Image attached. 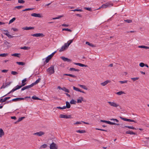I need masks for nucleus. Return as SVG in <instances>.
Instances as JSON below:
<instances>
[{
    "label": "nucleus",
    "mask_w": 149,
    "mask_h": 149,
    "mask_svg": "<svg viewBox=\"0 0 149 149\" xmlns=\"http://www.w3.org/2000/svg\"><path fill=\"white\" fill-rule=\"evenodd\" d=\"M13 91V89L12 90H11L10 92H9L7 94L3 96V97H3L5 96H6L7 95H8V94H10V93H13V92H14V91Z\"/></svg>",
    "instance_id": "nucleus-61"
},
{
    "label": "nucleus",
    "mask_w": 149,
    "mask_h": 149,
    "mask_svg": "<svg viewBox=\"0 0 149 149\" xmlns=\"http://www.w3.org/2000/svg\"><path fill=\"white\" fill-rule=\"evenodd\" d=\"M76 101L73 99L72 100L70 101V103L71 104H75Z\"/></svg>",
    "instance_id": "nucleus-42"
},
{
    "label": "nucleus",
    "mask_w": 149,
    "mask_h": 149,
    "mask_svg": "<svg viewBox=\"0 0 149 149\" xmlns=\"http://www.w3.org/2000/svg\"><path fill=\"white\" fill-rule=\"evenodd\" d=\"M66 106H65V109L66 108H69L70 107V105L69 102L68 101H66Z\"/></svg>",
    "instance_id": "nucleus-18"
},
{
    "label": "nucleus",
    "mask_w": 149,
    "mask_h": 149,
    "mask_svg": "<svg viewBox=\"0 0 149 149\" xmlns=\"http://www.w3.org/2000/svg\"><path fill=\"white\" fill-rule=\"evenodd\" d=\"M139 79V77L132 78L131 79L133 80L134 81H135L138 80Z\"/></svg>",
    "instance_id": "nucleus-55"
},
{
    "label": "nucleus",
    "mask_w": 149,
    "mask_h": 149,
    "mask_svg": "<svg viewBox=\"0 0 149 149\" xmlns=\"http://www.w3.org/2000/svg\"><path fill=\"white\" fill-rule=\"evenodd\" d=\"M40 80L41 79L40 78H38L35 82L33 83V84L34 85H35L39 82Z\"/></svg>",
    "instance_id": "nucleus-32"
},
{
    "label": "nucleus",
    "mask_w": 149,
    "mask_h": 149,
    "mask_svg": "<svg viewBox=\"0 0 149 149\" xmlns=\"http://www.w3.org/2000/svg\"><path fill=\"white\" fill-rule=\"evenodd\" d=\"M34 86V85L33 84V83H32L30 85H29L26 86L27 87V89H29V88H30Z\"/></svg>",
    "instance_id": "nucleus-50"
},
{
    "label": "nucleus",
    "mask_w": 149,
    "mask_h": 149,
    "mask_svg": "<svg viewBox=\"0 0 149 149\" xmlns=\"http://www.w3.org/2000/svg\"><path fill=\"white\" fill-rule=\"evenodd\" d=\"M23 7L22 6H16L15 8L18 9H20Z\"/></svg>",
    "instance_id": "nucleus-60"
},
{
    "label": "nucleus",
    "mask_w": 149,
    "mask_h": 149,
    "mask_svg": "<svg viewBox=\"0 0 149 149\" xmlns=\"http://www.w3.org/2000/svg\"><path fill=\"white\" fill-rule=\"evenodd\" d=\"M34 8H26L24 10H22L23 11H28V10H32L33 9H34Z\"/></svg>",
    "instance_id": "nucleus-45"
},
{
    "label": "nucleus",
    "mask_w": 149,
    "mask_h": 149,
    "mask_svg": "<svg viewBox=\"0 0 149 149\" xmlns=\"http://www.w3.org/2000/svg\"><path fill=\"white\" fill-rule=\"evenodd\" d=\"M86 45H88L91 47H94V45L93 44H91V43H90L89 42H86Z\"/></svg>",
    "instance_id": "nucleus-44"
},
{
    "label": "nucleus",
    "mask_w": 149,
    "mask_h": 149,
    "mask_svg": "<svg viewBox=\"0 0 149 149\" xmlns=\"http://www.w3.org/2000/svg\"><path fill=\"white\" fill-rule=\"evenodd\" d=\"M79 86L80 87L83 88L84 89L86 90H87L88 89V88L85 85H79Z\"/></svg>",
    "instance_id": "nucleus-31"
},
{
    "label": "nucleus",
    "mask_w": 149,
    "mask_h": 149,
    "mask_svg": "<svg viewBox=\"0 0 149 149\" xmlns=\"http://www.w3.org/2000/svg\"><path fill=\"white\" fill-rule=\"evenodd\" d=\"M6 87H7V86H6V82L3 83V84L2 86L1 87L0 89H1L2 88H4Z\"/></svg>",
    "instance_id": "nucleus-26"
},
{
    "label": "nucleus",
    "mask_w": 149,
    "mask_h": 149,
    "mask_svg": "<svg viewBox=\"0 0 149 149\" xmlns=\"http://www.w3.org/2000/svg\"><path fill=\"white\" fill-rule=\"evenodd\" d=\"M21 88V87L20 86L17 85L16 86V87L15 88H13V91H15L16 90H18Z\"/></svg>",
    "instance_id": "nucleus-24"
},
{
    "label": "nucleus",
    "mask_w": 149,
    "mask_h": 149,
    "mask_svg": "<svg viewBox=\"0 0 149 149\" xmlns=\"http://www.w3.org/2000/svg\"><path fill=\"white\" fill-rule=\"evenodd\" d=\"M63 17V16H62V15L60 16H58V17H56L53 18H52V19H59L60 18H61L62 17Z\"/></svg>",
    "instance_id": "nucleus-52"
},
{
    "label": "nucleus",
    "mask_w": 149,
    "mask_h": 149,
    "mask_svg": "<svg viewBox=\"0 0 149 149\" xmlns=\"http://www.w3.org/2000/svg\"><path fill=\"white\" fill-rule=\"evenodd\" d=\"M28 89L27 88L26 86H25L23 87L21 89V91H24L25 89Z\"/></svg>",
    "instance_id": "nucleus-64"
},
{
    "label": "nucleus",
    "mask_w": 149,
    "mask_h": 149,
    "mask_svg": "<svg viewBox=\"0 0 149 149\" xmlns=\"http://www.w3.org/2000/svg\"><path fill=\"white\" fill-rule=\"evenodd\" d=\"M4 134V133L3 130L2 129L0 128V137H1Z\"/></svg>",
    "instance_id": "nucleus-17"
},
{
    "label": "nucleus",
    "mask_w": 149,
    "mask_h": 149,
    "mask_svg": "<svg viewBox=\"0 0 149 149\" xmlns=\"http://www.w3.org/2000/svg\"><path fill=\"white\" fill-rule=\"evenodd\" d=\"M20 54H17V53H15L11 55V56H15V57H19V55H20Z\"/></svg>",
    "instance_id": "nucleus-39"
},
{
    "label": "nucleus",
    "mask_w": 149,
    "mask_h": 149,
    "mask_svg": "<svg viewBox=\"0 0 149 149\" xmlns=\"http://www.w3.org/2000/svg\"><path fill=\"white\" fill-rule=\"evenodd\" d=\"M47 146V145L46 144H44L42 145L40 148V149H42V148H46Z\"/></svg>",
    "instance_id": "nucleus-29"
},
{
    "label": "nucleus",
    "mask_w": 149,
    "mask_h": 149,
    "mask_svg": "<svg viewBox=\"0 0 149 149\" xmlns=\"http://www.w3.org/2000/svg\"><path fill=\"white\" fill-rule=\"evenodd\" d=\"M67 115L61 114L60 115V118H67Z\"/></svg>",
    "instance_id": "nucleus-23"
},
{
    "label": "nucleus",
    "mask_w": 149,
    "mask_h": 149,
    "mask_svg": "<svg viewBox=\"0 0 149 149\" xmlns=\"http://www.w3.org/2000/svg\"><path fill=\"white\" fill-rule=\"evenodd\" d=\"M68 47L67 46V43H65L64 45L61 47L59 51L60 52H62L68 48Z\"/></svg>",
    "instance_id": "nucleus-5"
},
{
    "label": "nucleus",
    "mask_w": 149,
    "mask_h": 149,
    "mask_svg": "<svg viewBox=\"0 0 149 149\" xmlns=\"http://www.w3.org/2000/svg\"><path fill=\"white\" fill-rule=\"evenodd\" d=\"M34 27H27V26H26V27H23V28H22V29H24V30H31V29H34Z\"/></svg>",
    "instance_id": "nucleus-14"
},
{
    "label": "nucleus",
    "mask_w": 149,
    "mask_h": 149,
    "mask_svg": "<svg viewBox=\"0 0 149 149\" xmlns=\"http://www.w3.org/2000/svg\"><path fill=\"white\" fill-rule=\"evenodd\" d=\"M18 2L19 3H23L25 2V1L23 0H18Z\"/></svg>",
    "instance_id": "nucleus-58"
},
{
    "label": "nucleus",
    "mask_w": 149,
    "mask_h": 149,
    "mask_svg": "<svg viewBox=\"0 0 149 149\" xmlns=\"http://www.w3.org/2000/svg\"><path fill=\"white\" fill-rule=\"evenodd\" d=\"M125 133L126 134H131H131H134V135L136 134L134 132H133L132 131H130V130H129V131H126V132Z\"/></svg>",
    "instance_id": "nucleus-16"
},
{
    "label": "nucleus",
    "mask_w": 149,
    "mask_h": 149,
    "mask_svg": "<svg viewBox=\"0 0 149 149\" xmlns=\"http://www.w3.org/2000/svg\"><path fill=\"white\" fill-rule=\"evenodd\" d=\"M107 103L111 106L117 107L119 106V105L113 102H108Z\"/></svg>",
    "instance_id": "nucleus-3"
},
{
    "label": "nucleus",
    "mask_w": 149,
    "mask_h": 149,
    "mask_svg": "<svg viewBox=\"0 0 149 149\" xmlns=\"http://www.w3.org/2000/svg\"><path fill=\"white\" fill-rule=\"evenodd\" d=\"M76 132L77 133H85L86 132V131L85 130H77L76 131Z\"/></svg>",
    "instance_id": "nucleus-33"
},
{
    "label": "nucleus",
    "mask_w": 149,
    "mask_h": 149,
    "mask_svg": "<svg viewBox=\"0 0 149 149\" xmlns=\"http://www.w3.org/2000/svg\"><path fill=\"white\" fill-rule=\"evenodd\" d=\"M125 121L130 122H134L135 123H136V121H135V120H133L129 119L126 118Z\"/></svg>",
    "instance_id": "nucleus-34"
},
{
    "label": "nucleus",
    "mask_w": 149,
    "mask_h": 149,
    "mask_svg": "<svg viewBox=\"0 0 149 149\" xmlns=\"http://www.w3.org/2000/svg\"><path fill=\"white\" fill-rule=\"evenodd\" d=\"M127 80H125L124 81H119L120 83L121 84H122L125 83H126L127 82Z\"/></svg>",
    "instance_id": "nucleus-59"
},
{
    "label": "nucleus",
    "mask_w": 149,
    "mask_h": 149,
    "mask_svg": "<svg viewBox=\"0 0 149 149\" xmlns=\"http://www.w3.org/2000/svg\"><path fill=\"white\" fill-rule=\"evenodd\" d=\"M46 70L47 72L50 75L54 73L55 72L54 66L53 65H51V66L48 68Z\"/></svg>",
    "instance_id": "nucleus-1"
},
{
    "label": "nucleus",
    "mask_w": 149,
    "mask_h": 149,
    "mask_svg": "<svg viewBox=\"0 0 149 149\" xmlns=\"http://www.w3.org/2000/svg\"><path fill=\"white\" fill-rule=\"evenodd\" d=\"M10 97H5L4 99L1 98L0 99V102L3 103L5 102L7 100L9 99L10 98Z\"/></svg>",
    "instance_id": "nucleus-10"
},
{
    "label": "nucleus",
    "mask_w": 149,
    "mask_h": 149,
    "mask_svg": "<svg viewBox=\"0 0 149 149\" xmlns=\"http://www.w3.org/2000/svg\"><path fill=\"white\" fill-rule=\"evenodd\" d=\"M124 21L127 23H130L132 22V20L131 19L124 20Z\"/></svg>",
    "instance_id": "nucleus-41"
},
{
    "label": "nucleus",
    "mask_w": 149,
    "mask_h": 149,
    "mask_svg": "<svg viewBox=\"0 0 149 149\" xmlns=\"http://www.w3.org/2000/svg\"><path fill=\"white\" fill-rule=\"evenodd\" d=\"M16 63L19 65H25V63L23 62H17Z\"/></svg>",
    "instance_id": "nucleus-36"
},
{
    "label": "nucleus",
    "mask_w": 149,
    "mask_h": 149,
    "mask_svg": "<svg viewBox=\"0 0 149 149\" xmlns=\"http://www.w3.org/2000/svg\"><path fill=\"white\" fill-rule=\"evenodd\" d=\"M116 94L118 95H121L122 94H125L124 91H120L118 92H117Z\"/></svg>",
    "instance_id": "nucleus-40"
},
{
    "label": "nucleus",
    "mask_w": 149,
    "mask_h": 149,
    "mask_svg": "<svg viewBox=\"0 0 149 149\" xmlns=\"http://www.w3.org/2000/svg\"><path fill=\"white\" fill-rule=\"evenodd\" d=\"M31 36L36 37H44L45 36V35L42 33H35L31 35Z\"/></svg>",
    "instance_id": "nucleus-6"
},
{
    "label": "nucleus",
    "mask_w": 149,
    "mask_h": 149,
    "mask_svg": "<svg viewBox=\"0 0 149 149\" xmlns=\"http://www.w3.org/2000/svg\"><path fill=\"white\" fill-rule=\"evenodd\" d=\"M15 19L16 18L15 17H13V18L9 21V24H10L13 22L15 20Z\"/></svg>",
    "instance_id": "nucleus-43"
},
{
    "label": "nucleus",
    "mask_w": 149,
    "mask_h": 149,
    "mask_svg": "<svg viewBox=\"0 0 149 149\" xmlns=\"http://www.w3.org/2000/svg\"><path fill=\"white\" fill-rule=\"evenodd\" d=\"M69 70L70 71H76L79 72V70L78 69H76L74 68H70L69 69Z\"/></svg>",
    "instance_id": "nucleus-20"
},
{
    "label": "nucleus",
    "mask_w": 149,
    "mask_h": 149,
    "mask_svg": "<svg viewBox=\"0 0 149 149\" xmlns=\"http://www.w3.org/2000/svg\"><path fill=\"white\" fill-rule=\"evenodd\" d=\"M24 98H19V97L17 98H16L13 99L11 100L10 101V102H11V101H14V102H16V101H20V100H24Z\"/></svg>",
    "instance_id": "nucleus-9"
},
{
    "label": "nucleus",
    "mask_w": 149,
    "mask_h": 149,
    "mask_svg": "<svg viewBox=\"0 0 149 149\" xmlns=\"http://www.w3.org/2000/svg\"><path fill=\"white\" fill-rule=\"evenodd\" d=\"M57 108L60 109H65V106H63V107H57Z\"/></svg>",
    "instance_id": "nucleus-54"
},
{
    "label": "nucleus",
    "mask_w": 149,
    "mask_h": 149,
    "mask_svg": "<svg viewBox=\"0 0 149 149\" xmlns=\"http://www.w3.org/2000/svg\"><path fill=\"white\" fill-rule=\"evenodd\" d=\"M62 90L63 91L67 93H69L70 91L68 90V89L65 88V87H63V89Z\"/></svg>",
    "instance_id": "nucleus-27"
},
{
    "label": "nucleus",
    "mask_w": 149,
    "mask_h": 149,
    "mask_svg": "<svg viewBox=\"0 0 149 149\" xmlns=\"http://www.w3.org/2000/svg\"><path fill=\"white\" fill-rule=\"evenodd\" d=\"M125 127H127L130 129H132L133 130H136V129L135 128L132 126H124V127H122V128H124Z\"/></svg>",
    "instance_id": "nucleus-22"
},
{
    "label": "nucleus",
    "mask_w": 149,
    "mask_h": 149,
    "mask_svg": "<svg viewBox=\"0 0 149 149\" xmlns=\"http://www.w3.org/2000/svg\"><path fill=\"white\" fill-rule=\"evenodd\" d=\"M71 11H77L81 12L82 11V10L80 9H76L74 10H71Z\"/></svg>",
    "instance_id": "nucleus-46"
},
{
    "label": "nucleus",
    "mask_w": 149,
    "mask_h": 149,
    "mask_svg": "<svg viewBox=\"0 0 149 149\" xmlns=\"http://www.w3.org/2000/svg\"><path fill=\"white\" fill-rule=\"evenodd\" d=\"M56 51H55L54 52L52 53L51 54L49 55V56H50L51 58L54 55L55 53H56Z\"/></svg>",
    "instance_id": "nucleus-53"
},
{
    "label": "nucleus",
    "mask_w": 149,
    "mask_h": 149,
    "mask_svg": "<svg viewBox=\"0 0 149 149\" xmlns=\"http://www.w3.org/2000/svg\"><path fill=\"white\" fill-rule=\"evenodd\" d=\"M73 88L74 90L76 91H77L79 92V91H80V89H79L78 88L74 86L73 87Z\"/></svg>",
    "instance_id": "nucleus-47"
},
{
    "label": "nucleus",
    "mask_w": 149,
    "mask_h": 149,
    "mask_svg": "<svg viewBox=\"0 0 149 149\" xmlns=\"http://www.w3.org/2000/svg\"><path fill=\"white\" fill-rule=\"evenodd\" d=\"M51 58L50 56H48L46 58L45 61L44 62V63H45V62H46V63H48Z\"/></svg>",
    "instance_id": "nucleus-19"
},
{
    "label": "nucleus",
    "mask_w": 149,
    "mask_h": 149,
    "mask_svg": "<svg viewBox=\"0 0 149 149\" xmlns=\"http://www.w3.org/2000/svg\"><path fill=\"white\" fill-rule=\"evenodd\" d=\"M74 64H75L76 65H79L81 67H87V65H84L81 63H74Z\"/></svg>",
    "instance_id": "nucleus-12"
},
{
    "label": "nucleus",
    "mask_w": 149,
    "mask_h": 149,
    "mask_svg": "<svg viewBox=\"0 0 149 149\" xmlns=\"http://www.w3.org/2000/svg\"><path fill=\"white\" fill-rule=\"evenodd\" d=\"M84 9H85V10H89V11H91V8H86V7H85L84 8Z\"/></svg>",
    "instance_id": "nucleus-63"
},
{
    "label": "nucleus",
    "mask_w": 149,
    "mask_h": 149,
    "mask_svg": "<svg viewBox=\"0 0 149 149\" xmlns=\"http://www.w3.org/2000/svg\"><path fill=\"white\" fill-rule=\"evenodd\" d=\"M32 98L35 100H42L41 99L38 98L36 96L34 95L32 97Z\"/></svg>",
    "instance_id": "nucleus-30"
},
{
    "label": "nucleus",
    "mask_w": 149,
    "mask_h": 149,
    "mask_svg": "<svg viewBox=\"0 0 149 149\" xmlns=\"http://www.w3.org/2000/svg\"><path fill=\"white\" fill-rule=\"evenodd\" d=\"M34 86V85L33 84V83H32L30 85H29L26 86L27 87V89H29V88H30Z\"/></svg>",
    "instance_id": "nucleus-51"
},
{
    "label": "nucleus",
    "mask_w": 149,
    "mask_h": 149,
    "mask_svg": "<svg viewBox=\"0 0 149 149\" xmlns=\"http://www.w3.org/2000/svg\"><path fill=\"white\" fill-rule=\"evenodd\" d=\"M107 123L111 125H120V124H117L114 122H112L109 121H107Z\"/></svg>",
    "instance_id": "nucleus-13"
},
{
    "label": "nucleus",
    "mask_w": 149,
    "mask_h": 149,
    "mask_svg": "<svg viewBox=\"0 0 149 149\" xmlns=\"http://www.w3.org/2000/svg\"><path fill=\"white\" fill-rule=\"evenodd\" d=\"M45 134V132L42 131H40L38 132H37L33 134V135H37L38 136H40Z\"/></svg>",
    "instance_id": "nucleus-4"
},
{
    "label": "nucleus",
    "mask_w": 149,
    "mask_h": 149,
    "mask_svg": "<svg viewBox=\"0 0 149 149\" xmlns=\"http://www.w3.org/2000/svg\"><path fill=\"white\" fill-rule=\"evenodd\" d=\"M60 58L61 59H62L65 62L67 61V62H69L72 61L71 60L68 58H65L64 56H61Z\"/></svg>",
    "instance_id": "nucleus-7"
},
{
    "label": "nucleus",
    "mask_w": 149,
    "mask_h": 149,
    "mask_svg": "<svg viewBox=\"0 0 149 149\" xmlns=\"http://www.w3.org/2000/svg\"><path fill=\"white\" fill-rule=\"evenodd\" d=\"M62 30L63 31H69L70 32H71L72 31L71 29H63Z\"/></svg>",
    "instance_id": "nucleus-49"
},
{
    "label": "nucleus",
    "mask_w": 149,
    "mask_h": 149,
    "mask_svg": "<svg viewBox=\"0 0 149 149\" xmlns=\"http://www.w3.org/2000/svg\"><path fill=\"white\" fill-rule=\"evenodd\" d=\"M11 74L13 75H16L18 74V73L15 71H12L11 72Z\"/></svg>",
    "instance_id": "nucleus-48"
},
{
    "label": "nucleus",
    "mask_w": 149,
    "mask_h": 149,
    "mask_svg": "<svg viewBox=\"0 0 149 149\" xmlns=\"http://www.w3.org/2000/svg\"><path fill=\"white\" fill-rule=\"evenodd\" d=\"M20 49L24 50H28L30 49V47L26 46H24V47H21Z\"/></svg>",
    "instance_id": "nucleus-37"
},
{
    "label": "nucleus",
    "mask_w": 149,
    "mask_h": 149,
    "mask_svg": "<svg viewBox=\"0 0 149 149\" xmlns=\"http://www.w3.org/2000/svg\"><path fill=\"white\" fill-rule=\"evenodd\" d=\"M73 41V39L70 40L68 41L67 43V46L68 47H69V45Z\"/></svg>",
    "instance_id": "nucleus-28"
},
{
    "label": "nucleus",
    "mask_w": 149,
    "mask_h": 149,
    "mask_svg": "<svg viewBox=\"0 0 149 149\" xmlns=\"http://www.w3.org/2000/svg\"><path fill=\"white\" fill-rule=\"evenodd\" d=\"M79 99L77 100V102L78 103H81L82 101L83 100V98L82 97H80L79 98Z\"/></svg>",
    "instance_id": "nucleus-21"
},
{
    "label": "nucleus",
    "mask_w": 149,
    "mask_h": 149,
    "mask_svg": "<svg viewBox=\"0 0 149 149\" xmlns=\"http://www.w3.org/2000/svg\"><path fill=\"white\" fill-rule=\"evenodd\" d=\"M145 64L143 63H141L139 64V66L141 67H143L145 66Z\"/></svg>",
    "instance_id": "nucleus-57"
},
{
    "label": "nucleus",
    "mask_w": 149,
    "mask_h": 149,
    "mask_svg": "<svg viewBox=\"0 0 149 149\" xmlns=\"http://www.w3.org/2000/svg\"><path fill=\"white\" fill-rule=\"evenodd\" d=\"M68 76L72 77L73 78H76V76L71 74H69Z\"/></svg>",
    "instance_id": "nucleus-62"
},
{
    "label": "nucleus",
    "mask_w": 149,
    "mask_h": 149,
    "mask_svg": "<svg viewBox=\"0 0 149 149\" xmlns=\"http://www.w3.org/2000/svg\"><path fill=\"white\" fill-rule=\"evenodd\" d=\"M25 118L24 117H23L19 118L18 120L15 123H17V122H19V121L22 120L24 118Z\"/></svg>",
    "instance_id": "nucleus-38"
},
{
    "label": "nucleus",
    "mask_w": 149,
    "mask_h": 149,
    "mask_svg": "<svg viewBox=\"0 0 149 149\" xmlns=\"http://www.w3.org/2000/svg\"><path fill=\"white\" fill-rule=\"evenodd\" d=\"M31 16L33 17H42L39 13H33L31 14Z\"/></svg>",
    "instance_id": "nucleus-8"
},
{
    "label": "nucleus",
    "mask_w": 149,
    "mask_h": 149,
    "mask_svg": "<svg viewBox=\"0 0 149 149\" xmlns=\"http://www.w3.org/2000/svg\"><path fill=\"white\" fill-rule=\"evenodd\" d=\"M110 120L111 121H113L114 122H118L119 121L118 120L116 119L112 118L110 119Z\"/></svg>",
    "instance_id": "nucleus-56"
},
{
    "label": "nucleus",
    "mask_w": 149,
    "mask_h": 149,
    "mask_svg": "<svg viewBox=\"0 0 149 149\" xmlns=\"http://www.w3.org/2000/svg\"><path fill=\"white\" fill-rule=\"evenodd\" d=\"M110 82V81L109 80H107L106 81H105L103 83H101V84L103 86H105V85H106L108 83H109Z\"/></svg>",
    "instance_id": "nucleus-15"
},
{
    "label": "nucleus",
    "mask_w": 149,
    "mask_h": 149,
    "mask_svg": "<svg viewBox=\"0 0 149 149\" xmlns=\"http://www.w3.org/2000/svg\"><path fill=\"white\" fill-rule=\"evenodd\" d=\"M4 34L6 36H7L10 38H12L14 37L13 36H11V35L9 34L8 33H4Z\"/></svg>",
    "instance_id": "nucleus-25"
},
{
    "label": "nucleus",
    "mask_w": 149,
    "mask_h": 149,
    "mask_svg": "<svg viewBox=\"0 0 149 149\" xmlns=\"http://www.w3.org/2000/svg\"><path fill=\"white\" fill-rule=\"evenodd\" d=\"M50 149H57L58 146L54 142H52L50 145Z\"/></svg>",
    "instance_id": "nucleus-2"
},
{
    "label": "nucleus",
    "mask_w": 149,
    "mask_h": 149,
    "mask_svg": "<svg viewBox=\"0 0 149 149\" xmlns=\"http://www.w3.org/2000/svg\"><path fill=\"white\" fill-rule=\"evenodd\" d=\"M109 5L110 4L108 3H106V4H104L102 5L101 7H100L98 9H100L101 8H106L107 7L109 6Z\"/></svg>",
    "instance_id": "nucleus-11"
},
{
    "label": "nucleus",
    "mask_w": 149,
    "mask_h": 149,
    "mask_svg": "<svg viewBox=\"0 0 149 149\" xmlns=\"http://www.w3.org/2000/svg\"><path fill=\"white\" fill-rule=\"evenodd\" d=\"M8 55V54L7 53H3L0 54V56L1 57H6Z\"/></svg>",
    "instance_id": "nucleus-35"
}]
</instances>
